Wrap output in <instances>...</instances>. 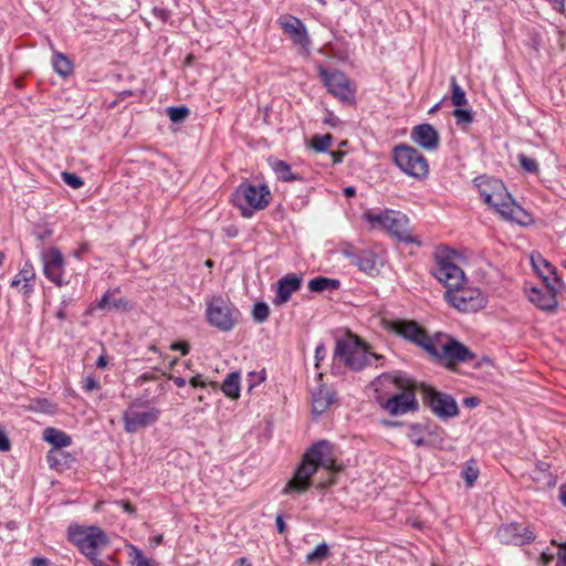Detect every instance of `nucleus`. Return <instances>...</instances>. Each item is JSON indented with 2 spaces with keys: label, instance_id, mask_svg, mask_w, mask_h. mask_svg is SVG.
Instances as JSON below:
<instances>
[{
  "label": "nucleus",
  "instance_id": "1",
  "mask_svg": "<svg viewBox=\"0 0 566 566\" xmlns=\"http://www.w3.org/2000/svg\"><path fill=\"white\" fill-rule=\"evenodd\" d=\"M434 260L431 273L446 286L444 297L452 307L460 312H476L485 307V295L468 283L453 252L440 249L436 252Z\"/></svg>",
  "mask_w": 566,
  "mask_h": 566
},
{
  "label": "nucleus",
  "instance_id": "2",
  "mask_svg": "<svg viewBox=\"0 0 566 566\" xmlns=\"http://www.w3.org/2000/svg\"><path fill=\"white\" fill-rule=\"evenodd\" d=\"M323 468L327 472V479L318 483V488H326L334 483L333 475L340 470L336 465L332 453V446L326 441H321L313 446L303 458L301 465L296 469L294 476L284 486L282 493L302 494L311 485V478Z\"/></svg>",
  "mask_w": 566,
  "mask_h": 566
},
{
  "label": "nucleus",
  "instance_id": "3",
  "mask_svg": "<svg viewBox=\"0 0 566 566\" xmlns=\"http://www.w3.org/2000/svg\"><path fill=\"white\" fill-rule=\"evenodd\" d=\"M387 328L403 338L413 342L422 347L429 355L437 359L465 361L471 357L468 348L461 343L448 339L443 342L440 337L431 339L423 328L412 321H389Z\"/></svg>",
  "mask_w": 566,
  "mask_h": 566
},
{
  "label": "nucleus",
  "instance_id": "4",
  "mask_svg": "<svg viewBox=\"0 0 566 566\" xmlns=\"http://www.w3.org/2000/svg\"><path fill=\"white\" fill-rule=\"evenodd\" d=\"M474 182L483 202L493 208L504 219L518 224L531 222V216L515 203L500 179L481 176L475 178Z\"/></svg>",
  "mask_w": 566,
  "mask_h": 566
},
{
  "label": "nucleus",
  "instance_id": "5",
  "mask_svg": "<svg viewBox=\"0 0 566 566\" xmlns=\"http://www.w3.org/2000/svg\"><path fill=\"white\" fill-rule=\"evenodd\" d=\"M531 262L536 273L543 279L544 286L531 287L527 297L539 310L552 312L557 307L556 295L564 289V284L555 268L542 255H532Z\"/></svg>",
  "mask_w": 566,
  "mask_h": 566
},
{
  "label": "nucleus",
  "instance_id": "6",
  "mask_svg": "<svg viewBox=\"0 0 566 566\" xmlns=\"http://www.w3.org/2000/svg\"><path fill=\"white\" fill-rule=\"evenodd\" d=\"M363 219L371 229L385 231L401 242L421 245V241L412 233L409 218L400 211H366Z\"/></svg>",
  "mask_w": 566,
  "mask_h": 566
},
{
  "label": "nucleus",
  "instance_id": "7",
  "mask_svg": "<svg viewBox=\"0 0 566 566\" xmlns=\"http://www.w3.org/2000/svg\"><path fill=\"white\" fill-rule=\"evenodd\" d=\"M376 354L368 350L366 344L357 336L347 333L336 339L334 349V363L344 365L353 371H359L370 364L371 359H378Z\"/></svg>",
  "mask_w": 566,
  "mask_h": 566
},
{
  "label": "nucleus",
  "instance_id": "8",
  "mask_svg": "<svg viewBox=\"0 0 566 566\" xmlns=\"http://www.w3.org/2000/svg\"><path fill=\"white\" fill-rule=\"evenodd\" d=\"M69 539L91 559L94 566H106L105 562L98 557V551L105 548L109 543L102 528L97 526H70Z\"/></svg>",
  "mask_w": 566,
  "mask_h": 566
},
{
  "label": "nucleus",
  "instance_id": "9",
  "mask_svg": "<svg viewBox=\"0 0 566 566\" xmlns=\"http://www.w3.org/2000/svg\"><path fill=\"white\" fill-rule=\"evenodd\" d=\"M381 384H394L402 392L394 395L387 399L381 406L390 415H403L417 408V400L413 392V384L402 376L385 375L379 378Z\"/></svg>",
  "mask_w": 566,
  "mask_h": 566
},
{
  "label": "nucleus",
  "instance_id": "10",
  "mask_svg": "<svg viewBox=\"0 0 566 566\" xmlns=\"http://www.w3.org/2000/svg\"><path fill=\"white\" fill-rule=\"evenodd\" d=\"M160 413V409L148 400L135 399L123 413L124 429L127 433H135L155 424L159 420Z\"/></svg>",
  "mask_w": 566,
  "mask_h": 566
},
{
  "label": "nucleus",
  "instance_id": "11",
  "mask_svg": "<svg viewBox=\"0 0 566 566\" xmlns=\"http://www.w3.org/2000/svg\"><path fill=\"white\" fill-rule=\"evenodd\" d=\"M270 190L266 186L240 185L232 197L233 203L240 209L241 214L250 218L255 210H263L270 202Z\"/></svg>",
  "mask_w": 566,
  "mask_h": 566
},
{
  "label": "nucleus",
  "instance_id": "12",
  "mask_svg": "<svg viewBox=\"0 0 566 566\" xmlns=\"http://www.w3.org/2000/svg\"><path fill=\"white\" fill-rule=\"evenodd\" d=\"M239 314L234 305L220 295H214L207 301V321L221 332L231 331L238 322Z\"/></svg>",
  "mask_w": 566,
  "mask_h": 566
},
{
  "label": "nucleus",
  "instance_id": "13",
  "mask_svg": "<svg viewBox=\"0 0 566 566\" xmlns=\"http://www.w3.org/2000/svg\"><path fill=\"white\" fill-rule=\"evenodd\" d=\"M396 165L408 176L417 179L426 178L429 165L426 157L416 148L408 145H398L394 148Z\"/></svg>",
  "mask_w": 566,
  "mask_h": 566
},
{
  "label": "nucleus",
  "instance_id": "14",
  "mask_svg": "<svg viewBox=\"0 0 566 566\" xmlns=\"http://www.w3.org/2000/svg\"><path fill=\"white\" fill-rule=\"evenodd\" d=\"M319 76L322 77L328 92L343 102H353L355 88L352 86L348 77L338 71L328 72L321 67Z\"/></svg>",
  "mask_w": 566,
  "mask_h": 566
},
{
  "label": "nucleus",
  "instance_id": "15",
  "mask_svg": "<svg viewBox=\"0 0 566 566\" xmlns=\"http://www.w3.org/2000/svg\"><path fill=\"white\" fill-rule=\"evenodd\" d=\"M41 261L45 277L57 286H62L64 284L65 268L62 252L57 248H49L41 252Z\"/></svg>",
  "mask_w": 566,
  "mask_h": 566
},
{
  "label": "nucleus",
  "instance_id": "16",
  "mask_svg": "<svg viewBox=\"0 0 566 566\" xmlns=\"http://www.w3.org/2000/svg\"><path fill=\"white\" fill-rule=\"evenodd\" d=\"M424 399L433 413L441 418H452L459 413L455 400L449 395L436 391L433 388L424 389Z\"/></svg>",
  "mask_w": 566,
  "mask_h": 566
},
{
  "label": "nucleus",
  "instance_id": "17",
  "mask_svg": "<svg viewBox=\"0 0 566 566\" xmlns=\"http://www.w3.org/2000/svg\"><path fill=\"white\" fill-rule=\"evenodd\" d=\"M279 24L281 25L283 32L289 35L295 44L301 45L302 48L308 46L310 39L304 23L300 19L285 14L279 19Z\"/></svg>",
  "mask_w": 566,
  "mask_h": 566
},
{
  "label": "nucleus",
  "instance_id": "18",
  "mask_svg": "<svg viewBox=\"0 0 566 566\" xmlns=\"http://www.w3.org/2000/svg\"><path fill=\"white\" fill-rule=\"evenodd\" d=\"M411 139L427 150H434L439 146V134L429 124H421L413 127Z\"/></svg>",
  "mask_w": 566,
  "mask_h": 566
},
{
  "label": "nucleus",
  "instance_id": "19",
  "mask_svg": "<svg viewBox=\"0 0 566 566\" xmlns=\"http://www.w3.org/2000/svg\"><path fill=\"white\" fill-rule=\"evenodd\" d=\"M119 293V287L107 291L95 305H92L90 311L94 308L106 311H120L128 312L132 310L130 303L124 297H115Z\"/></svg>",
  "mask_w": 566,
  "mask_h": 566
},
{
  "label": "nucleus",
  "instance_id": "20",
  "mask_svg": "<svg viewBox=\"0 0 566 566\" xmlns=\"http://www.w3.org/2000/svg\"><path fill=\"white\" fill-rule=\"evenodd\" d=\"M34 280L35 272L33 265L30 262H25L19 273L13 277L11 286L19 289L24 296H29L33 291L32 282Z\"/></svg>",
  "mask_w": 566,
  "mask_h": 566
},
{
  "label": "nucleus",
  "instance_id": "21",
  "mask_svg": "<svg viewBox=\"0 0 566 566\" xmlns=\"http://www.w3.org/2000/svg\"><path fill=\"white\" fill-rule=\"evenodd\" d=\"M301 286V279L296 275H287L279 281L277 293L274 298L276 305L286 303L292 293L297 291Z\"/></svg>",
  "mask_w": 566,
  "mask_h": 566
},
{
  "label": "nucleus",
  "instance_id": "22",
  "mask_svg": "<svg viewBox=\"0 0 566 566\" xmlns=\"http://www.w3.org/2000/svg\"><path fill=\"white\" fill-rule=\"evenodd\" d=\"M335 401L334 394L326 389L319 388L313 396V411L317 415L323 413Z\"/></svg>",
  "mask_w": 566,
  "mask_h": 566
},
{
  "label": "nucleus",
  "instance_id": "23",
  "mask_svg": "<svg viewBox=\"0 0 566 566\" xmlns=\"http://www.w3.org/2000/svg\"><path fill=\"white\" fill-rule=\"evenodd\" d=\"M43 439L55 448L69 447L72 439L65 432L55 428H46L43 432Z\"/></svg>",
  "mask_w": 566,
  "mask_h": 566
},
{
  "label": "nucleus",
  "instance_id": "24",
  "mask_svg": "<svg viewBox=\"0 0 566 566\" xmlns=\"http://www.w3.org/2000/svg\"><path fill=\"white\" fill-rule=\"evenodd\" d=\"M221 390L227 397L238 399L240 397V374H229L221 385Z\"/></svg>",
  "mask_w": 566,
  "mask_h": 566
},
{
  "label": "nucleus",
  "instance_id": "25",
  "mask_svg": "<svg viewBox=\"0 0 566 566\" xmlns=\"http://www.w3.org/2000/svg\"><path fill=\"white\" fill-rule=\"evenodd\" d=\"M381 261L375 253L364 252L358 256L357 265L365 273L373 274L378 272Z\"/></svg>",
  "mask_w": 566,
  "mask_h": 566
},
{
  "label": "nucleus",
  "instance_id": "26",
  "mask_svg": "<svg viewBox=\"0 0 566 566\" xmlns=\"http://www.w3.org/2000/svg\"><path fill=\"white\" fill-rule=\"evenodd\" d=\"M339 281L334 279H328L324 276H317L312 279L308 282V290L311 292L321 293L324 291H334L339 287Z\"/></svg>",
  "mask_w": 566,
  "mask_h": 566
},
{
  "label": "nucleus",
  "instance_id": "27",
  "mask_svg": "<svg viewBox=\"0 0 566 566\" xmlns=\"http://www.w3.org/2000/svg\"><path fill=\"white\" fill-rule=\"evenodd\" d=\"M25 409L32 412L53 415L56 412L57 406L46 398H35L30 400Z\"/></svg>",
  "mask_w": 566,
  "mask_h": 566
},
{
  "label": "nucleus",
  "instance_id": "28",
  "mask_svg": "<svg viewBox=\"0 0 566 566\" xmlns=\"http://www.w3.org/2000/svg\"><path fill=\"white\" fill-rule=\"evenodd\" d=\"M271 166L276 177L282 181L287 182L298 179L297 175L292 171L291 166L283 160H274Z\"/></svg>",
  "mask_w": 566,
  "mask_h": 566
},
{
  "label": "nucleus",
  "instance_id": "29",
  "mask_svg": "<svg viewBox=\"0 0 566 566\" xmlns=\"http://www.w3.org/2000/svg\"><path fill=\"white\" fill-rule=\"evenodd\" d=\"M128 557L132 566H156L139 548L133 545L128 546Z\"/></svg>",
  "mask_w": 566,
  "mask_h": 566
},
{
  "label": "nucleus",
  "instance_id": "30",
  "mask_svg": "<svg viewBox=\"0 0 566 566\" xmlns=\"http://www.w3.org/2000/svg\"><path fill=\"white\" fill-rule=\"evenodd\" d=\"M52 64L54 71L62 76H67L72 72V64L70 60L62 53H55L53 55Z\"/></svg>",
  "mask_w": 566,
  "mask_h": 566
},
{
  "label": "nucleus",
  "instance_id": "31",
  "mask_svg": "<svg viewBox=\"0 0 566 566\" xmlns=\"http://www.w3.org/2000/svg\"><path fill=\"white\" fill-rule=\"evenodd\" d=\"M329 555V547L326 543L318 544L314 551L306 555V562L310 564L319 563Z\"/></svg>",
  "mask_w": 566,
  "mask_h": 566
},
{
  "label": "nucleus",
  "instance_id": "32",
  "mask_svg": "<svg viewBox=\"0 0 566 566\" xmlns=\"http://www.w3.org/2000/svg\"><path fill=\"white\" fill-rule=\"evenodd\" d=\"M333 142V137L329 134L326 135H314L311 139V147L316 151H326Z\"/></svg>",
  "mask_w": 566,
  "mask_h": 566
},
{
  "label": "nucleus",
  "instance_id": "33",
  "mask_svg": "<svg viewBox=\"0 0 566 566\" xmlns=\"http://www.w3.org/2000/svg\"><path fill=\"white\" fill-rule=\"evenodd\" d=\"M452 104L460 107L467 104V97L464 91L460 87L454 76L451 77Z\"/></svg>",
  "mask_w": 566,
  "mask_h": 566
},
{
  "label": "nucleus",
  "instance_id": "34",
  "mask_svg": "<svg viewBox=\"0 0 566 566\" xmlns=\"http://www.w3.org/2000/svg\"><path fill=\"white\" fill-rule=\"evenodd\" d=\"M408 439L416 446L421 447L424 444V428L420 424H411L407 433Z\"/></svg>",
  "mask_w": 566,
  "mask_h": 566
},
{
  "label": "nucleus",
  "instance_id": "35",
  "mask_svg": "<svg viewBox=\"0 0 566 566\" xmlns=\"http://www.w3.org/2000/svg\"><path fill=\"white\" fill-rule=\"evenodd\" d=\"M167 114L172 123H180L188 117L189 109L186 106L169 107Z\"/></svg>",
  "mask_w": 566,
  "mask_h": 566
},
{
  "label": "nucleus",
  "instance_id": "36",
  "mask_svg": "<svg viewBox=\"0 0 566 566\" xmlns=\"http://www.w3.org/2000/svg\"><path fill=\"white\" fill-rule=\"evenodd\" d=\"M517 158H518L520 165L526 172H530V174L538 172V165L535 159H533L524 154H520L517 156Z\"/></svg>",
  "mask_w": 566,
  "mask_h": 566
},
{
  "label": "nucleus",
  "instance_id": "37",
  "mask_svg": "<svg viewBox=\"0 0 566 566\" xmlns=\"http://www.w3.org/2000/svg\"><path fill=\"white\" fill-rule=\"evenodd\" d=\"M266 379V371L265 369H261L259 371H251L248 375V382H249V390L253 389L254 387L259 386Z\"/></svg>",
  "mask_w": 566,
  "mask_h": 566
},
{
  "label": "nucleus",
  "instance_id": "38",
  "mask_svg": "<svg viewBox=\"0 0 566 566\" xmlns=\"http://www.w3.org/2000/svg\"><path fill=\"white\" fill-rule=\"evenodd\" d=\"M462 476L467 483L468 488L473 486L475 483L478 476H479V469L474 465H467V468L462 472Z\"/></svg>",
  "mask_w": 566,
  "mask_h": 566
},
{
  "label": "nucleus",
  "instance_id": "39",
  "mask_svg": "<svg viewBox=\"0 0 566 566\" xmlns=\"http://www.w3.org/2000/svg\"><path fill=\"white\" fill-rule=\"evenodd\" d=\"M61 177L62 180L73 189H78L84 185L83 179L75 174L64 171Z\"/></svg>",
  "mask_w": 566,
  "mask_h": 566
},
{
  "label": "nucleus",
  "instance_id": "40",
  "mask_svg": "<svg viewBox=\"0 0 566 566\" xmlns=\"http://www.w3.org/2000/svg\"><path fill=\"white\" fill-rule=\"evenodd\" d=\"M269 314H270V310L265 303H258L254 305L253 318L256 322H259V323L264 322L269 317Z\"/></svg>",
  "mask_w": 566,
  "mask_h": 566
},
{
  "label": "nucleus",
  "instance_id": "41",
  "mask_svg": "<svg viewBox=\"0 0 566 566\" xmlns=\"http://www.w3.org/2000/svg\"><path fill=\"white\" fill-rule=\"evenodd\" d=\"M452 115L457 119V124H470L472 122V114L468 109L457 108Z\"/></svg>",
  "mask_w": 566,
  "mask_h": 566
},
{
  "label": "nucleus",
  "instance_id": "42",
  "mask_svg": "<svg viewBox=\"0 0 566 566\" xmlns=\"http://www.w3.org/2000/svg\"><path fill=\"white\" fill-rule=\"evenodd\" d=\"M10 440L4 428L0 424V451L6 452L10 450Z\"/></svg>",
  "mask_w": 566,
  "mask_h": 566
},
{
  "label": "nucleus",
  "instance_id": "43",
  "mask_svg": "<svg viewBox=\"0 0 566 566\" xmlns=\"http://www.w3.org/2000/svg\"><path fill=\"white\" fill-rule=\"evenodd\" d=\"M83 388L86 391L96 390L99 388V381L95 377L88 376L83 381Z\"/></svg>",
  "mask_w": 566,
  "mask_h": 566
},
{
  "label": "nucleus",
  "instance_id": "44",
  "mask_svg": "<svg viewBox=\"0 0 566 566\" xmlns=\"http://www.w3.org/2000/svg\"><path fill=\"white\" fill-rule=\"evenodd\" d=\"M172 350H180L182 355H187L189 353V345L185 342H175L170 345Z\"/></svg>",
  "mask_w": 566,
  "mask_h": 566
},
{
  "label": "nucleus",
  "instance_id": "45",
  "mask_svg": "<svg viewBox=\"0 0 566 566\" xmlns=\"http://www.w3.org/2000/svg\"><path fill=\"white\" fill-rule=\"evenodd\" d=\"M189 384L192 386V387H201V388H205L207 386V382L205 380L201 379V376L200 375H197V376H193L190 380H189Z\"/></svg>",
  "mask_w": 566,
  "mask_h": 566
},
{
  "label": "nucleus",
  "instance_id": "46",
  "mask_svg": "<svg viewBox=\"0 0 566 566\" xmlns=\"http://www.w3.org/2000/svg\"><path fill=\"white\" fill-rule=\"evenodd\" d=\"M558 564L557 566H566V544L560 545L559 552H558Z\"/></svg>",
  "mask_w": 566,
  "mask_h": 566
},
{
  "label": "nucleus",
  "instance_id": "47",
  "mask_svg": "<svg viewBox=\"0 0 566 566\" xmlns=\"http://www.w3.org/2000/svg\"><path fill=\"white\" fill-rule=\"evenodd\" d=\"M326 355V348L323 344H319L315 349V358L322 360Z\"/></svg>",
  "mask_w": 566,
  "mask_h": 566
},
{
  "label": "nucleus",
  "instance_id": "48",
  "mask_svg": "<svg viewBox=\"0 0 566 566\" xmlns=\"http://www.w3.org/2000/svg\"><path fill=\"white\" fill-rule=\"evenodd\" d=\"M31 566H49V562L43 557H34L31 559Z\"/></svg>",
  "mask_w": 566,
  "mask_h": 566
},
{
  "label": "nucleus",
  "instance_id": "49",
  "mask_svg": "<svg viewBox=\"0 0 566 566\" xmlns=\"http://www.w3.org/2000/svg\"><path fill=\"white\" fill-rule=\"evenodd\" d=\"M324 123L335 127L338 125L339 119L336 116H334L332 113H329L327 115V117L324 119Z\"/></svg>",
  "mask_w": 566,
  "mask_h": 566
},
{
  "label": "nucleus",
  "instance_id": "50",
  "mask_svg": "<svg viewBox=\"0 0 566 566\" xmlns=\"http://www.w3.org/2000/svg\"><path fill=\"white\" fill-rule=\"evenodd\" d=\"M169 379L172 380L177 387H184L186 385V380L182 377L170 375Z\"/></svg>",
  "mask_w": 566,
  "mask_h": 566
},
{
  "label": "nucleus",
  "instance_id": "51",
  "mask_svg": "<svg viewBox=\"0 0 566 566\" xmlns=\"http://www.w3.org/2000/svg\"><path fill=\"white\" fill-rule=\"evenodd\" d=\"M331 157L333 158V163L334 164H338L342 161L343 157H344V153L342 151H332L331 153Z\"/></svg>",
  "mask_w": 566,
  "mask_h": 566
},
{
  "label": "nucleus",
  "instance_id": "52",
  "mask_svg": "<svg viewBox=\"0 0 566 566\" xmlns=\"http://www.w3.org/2000/svg\"><path fill=\"white\" fill-rule=\"evenodd\" d=\"M120 504L126 513L133 514L135 512V507L129 502L122 501Z\"/></svg>",
  "mask_w": 566,
  "mask_h": 566
},
{
  "label": "nucleus",
  "instance_id": "53",
  "mask_svg": "<svg viewBox=\"0 0 566 566\" xmlns=\"http://www.w3.org/2000/svg\"><path fill=\"white\" fill-rule=\"evenodd\" d=\"M275 523H276L277 531L280 533H283L285 531V524L283 522L282 516H276Z\"/></svg>",
  "mask_w": 566,
  "mask_h": 566
},
{
  "label": "nucleus",
  "instance_id": "54",
  "mask_svg": "<svg viewBox=\"0 0 566 566\" xmlns=\"http://www.w3.org/2000/svg\"><path fill=\"white\" fill-rule=\"evenodd\" d=\"M233 566H252L251 563L245 557H241L237 559L233 564Z\"/></svg>",
  "mask_w": 566,
  "mask_h": 566
},
{
  "label": "nucleus",
  "instance_id": "55",
  "mask_svg": "<svg viewBox=\"0 0 566 566\" xmlns=\"http://www.w3.org/2000/svg\"><path fill=\"white\" fill-rule=\"evenodd\" d=\"M96 366L98 368H104L107 366V358L104 355H101L96 360Z\"/></svg>",
  "mask_w": 566,
  "mask_h": 566
},
{
  "label": "nucleus",
  "instance_id": "56",
  "mask_svg": "<svg viewBox=\"0 0 566 566\" xmlns=\"http://www.w3.org/2000/svg\"><path fill=\"white\" fill-rule=\"evenodd\" d=\"M559 499L562 503L566 506V484L560 488Z\"/></svg>",
  "mask_w": 566,
  "mask_h": 566
},
{
  "label": "nucleus",
  "instance_id": "57",
  "mask_svg": "<svg viewBox=\"0 0 566 566\" xmlns=\"http://www.w3.org/2000/svg\"><path fill=\"white\" fill-rule=\"evenodd\" d=\"M464 403L469 407H475V406H478V399L476 398H467L464 400Z\"/></svg>",
  "mask_w": 566,
  "mask_h": 566
},
{
  "label": "nucleus",
  "instance_id": "58",
  "mask_svg": "<svg viewBox=\"0 0 566 566\" xmlns=\"http://www.w3.org/2000/svg\"><path fill=\"white\" fill-rule=\"evenodd\" d=\"M512 526H506L500 530V536L505 539L506 534L511 531Z\"/></svg>",
  "mask_w": 566,
  "mask_h": 566
},
{
  "label": "nucleus",
  "instance_id": "59",
  "mask_svg": "<svg viewBox=\"0 0 566 566\" xmlns=\"http://www.w3.org/2000/svg\"><path fill=\"white\" fill-rule=\"evenodd\" d=\"M163 542V535H157L150 539L153 545H159Z\"/></svg>",
  "mask_w": 566,
  "mask_h": 566
},
{
  "label": "nucleus",
  "instance_id": "60",
  "mask_svg": "<svg viewBox=\"0 0 566 566\" xmlns=\"http://www.w3.org/2000/svg\"><path fill=\"white\" fill-rule=\"evenodd\" d=\"M345 195H346L347 197H352V196H354V195H355V189H354V188H352V187L346 188V189H345Z\"/></svg>",
  "mask_w": 566,
  "mask_h": 566
},
{
  "label": "nucleus",
  "instance_id": "61",
  "mask_svg": "<svg viewBox=\"0 0 566 566\" xmlns=\"http://www.w3.org/2000/svg\"><path fill=\"white\" fill-rule=\"evenodd\" d=\"M539 270H541L544 274L548 275V276L552 279V274H549V273H548V271L544 268V265L539 264Z\"/></svg>",
  "mask_w": 566,
  "mask_h": 566
},
{
  "label": "nucleus",
  "instance_id": "62",
  "mask_svg": "<svg viewBox=\"0 0 566 566\" xmlns=\"http://www.w3.org/2000/svg\"><path fill=\"white\" fill-rule=\"evenodd\" d=\"M564 2H565V0H559V2H557V6H560V8H559L560 12L564 11V7H565Z\"/></svg>",
  "mask_w": 566,
  "mask_h": 566
},
{
  "label": "nucleus",
  "instance_id": "63",
  "mask_svg": "<svg viewBox=\"0 0 566 566\" xmlns=\"http://www.w3.org/2000/svg\"><path fill=\"white\" fill-rule=\"evenodd\" d=\"M564 2H565V0H559V2H557V6H560V8H559L560 12L564 11V7H565Z\"/></svg>",
  "mask_w": 566,
  "mask_h": 566
},
{
  "label": "nucleus",
  "instance_id": "64",
  "mask_svg": "<svg viewBox=\"0 0 566 566\" xmlns=\"http://www.w3.org/2000/svg\"><path fill=\"white\" fill-rule=\"evenodd\" d=\"M56 316L60 318V319H64L65 318V314L63 311H59Z\"/></svg>",
  "mask_w": 566,
  "mask_h": 566
}]
</instances>
